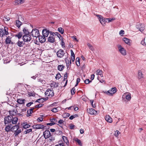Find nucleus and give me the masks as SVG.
<instances>
[{
	"mask_svg": "<svg viewBox=\"0 0 146 146\" xmlns=\"http://www.w3.org/2000/svg\"><path fill=\"white\" fill-rule=\"evenodd\" d=\"M8 29L6 27H5L4 29H0V36L2 37L5 35H8L9 33L8 31Z\"/></svg>",
	"mask_w": 146,
	"mask_h": 146,
	"instance_id": "f257e3e1",
	"label": "nucleus"
},
{
	"mask_svg": "<svg viewBox=\"0 0 146 146\" xmlns=\"http://www.w3.org/2000/svg\"><path fill=\"white\" fill-rule=\"evenodd\" d=\"M118 51L123 56H125L127 54V52L126 49L122 47L120 44L117 45Z\"/></svg>",
	"mask_w": 146,
	"mask_h": 146,
	"instance_id": "f03ea898",
	"label": "nucleus"
},
{
	"mask_svg": "<svg viewBox=\"0 0 146 146\" xmlns=\"http://www.w3.org/2000/svg\"><path fill=\"white\" fill-rule=\"evenodd\" d=\"M117 92V89L115 87L111 88L109 90L107 91H103L104 93L109 96H112Z\"/></svg>",
	"mask_w": 146,
	"mask_h": 146,
	"instance_id": "7ed1b4c3",
	"label": "nucleus"
},
{
	"mask_svg": "<svg viewBox=\"0 0 146 146\" xmlns=\"http://www.w3.org/2000/svg\"><path fill=\"white\" fill-rule=\"evenodd\" d=\"M31 35L33 37H38L39 35V33L38 30L36 29H33L31 32Z\"/></svg>",
	"mask_w": 146,
	"mask_h": 146,
	"instance_id": "20e7f679",
	"label": "nucleus"
},
{
	"mask_svg": "<svg viewBox=\"0 0 146 146\" xmlns=\"http://www.w3.org/2000/svg\"><path fill=\"white\" fill-rule=\"evenodd\" d=\"M45 94L47 96H48L50 97H52L54 96V94L53 90L49 89H48L45 92Z\"/></svg>",
	"mask_w": 146,
	"mask_h": 146,
	"instance_id": "39448f33",
	"label": "nucleus"
},
{
	"mask_svg": "<svg viewBox=\"0 0 146 146\" xmlns=\"http://www.w3.org/2000/svg\"><path fill=\"white\" fill-rule=\"evenodd\" d=\"M65 54L64 50L62 49L59 50L56 53L57 56L60 58H62Z\"/></svg>",
	"mask_w": 146,
	"mask_h": 146,
	"instance_id": "423d86ee",
	"label": "nucleus"
},
{
	"mask_svg": "<svg viewBox=\"0 0 146 146\" xmlns=\"http://www.w3.org/2000/svg\"><path fill=\"white\" fill-rule=\"evenodd\" d=\"M13 119V117L12 116H8L5 117L4 118V123L5 124L10 123L12 119Z\"/></svg>",
	"mask_w": 146,
	"mask_h": 146,
	"instance_id": "0eeeda50",
	"label": "nucleus"
},
{
	"mask_svg": "<svg viewBox=\"0 0 146 146\" xmlns=\"http://www.w3.org/2000/svg\"><path fill=\"white\" fill-rule=\"evenodd\" d=\"M23 39L25 42L30 41L31 39V37L30 34L24 35L23 36Z\"/></svg>",
	"mask_w": 146,
	"mask_h": 146,
	"instance_id": "6e6552de",
	"label": "nucleus"
},
{
	"mask_svg": "<svg viewBox=\"0 0 146 146\" xmlns=\"http://www.w3.org/2000/svg\"><path fill=\"white\" fill-rule=\"evenodd\" d=\"M136 27L139 31L142 32L145 29V25L144 24H140L137 25Z\"/></svg>",
	"mask_w": 146,
	"mask_h": 146,
	"instance_id": "1a4fd4ad",
	"label": "nucleus"
},
{
	"mask_svg": "<svg viewBox=\"0 0 146 146\" xmlns=\"http://www.w3.org/2000/svg\"><path fill=\"white\" fill-rule=\"evenodd\" d=\"M32 127L36 129H42L44 128V126L42 124H36L33 125Z\"/></svg>",
	"mask_w": 146,
	"mask_h": 146,
	"instance_id": "9d476101",
	"label": "nucleus"
},
{
	"mask_svg": "<svg viewBox=\"0 0 146 146\" xmlns=\"http://www.w3.org/2000/svg\"><path fill=\"white\" fill-rule=\"evenodd\" d=\"M87 111L91 115H96L97 113V111L93 108L87 109Z\"/></svg>",
	"mask_w": 146,
	"mask_h": 146,
	"instance_id": "9b49d317",
	"label": "nucleus"
},
{
	"mask_svg": "<svg viewBox=\"0 0 146 146\" xmlns=\"http://www.w3.org/2000/svg\"><path fill=\"white\" fill-rule=\"evenodd\" d=\"M43 135L45 139L49 137L51 135L50 131L48 130H46L43 133Z\"/></svg>",
	"mask_w": 146,
	"mask_h": 146,
	"instance_id": "f8f14e48",
	"label": "nucleus"
},
{
	"mask_svg": "<svg viewBox=\"0 0 146 146\" xmlns=\"http://www.w3.org/2000/svg\"><path fill=\"white\" fill-rule=\"evenodd\" d=\"M123 97H125L126 99L129 101L130 100L131 98V94L129 93H126L124 94Z\"/></svg>",
	"mask_w": 146,
	"mask_h": 146,
	"instance_id": "ddd939ff",
	"label": "nucleus"
},
{
	"mask_svg": "<svg viewBox=\"0 0 146 146\" xmlns=\"http://www.w3.org/2000/svg\"><path fill=\"white\" fill-rule=\"evenodd\" d=\"M51 32L47 29L43 30L42 33L43 35L45 37H47L50 33Z\"/></svg>",
	"mask_w": 146,
	"mask_h": 146,
	"instance_id": "4468645a",
	"label": "nucleus"
},
{
	"mask_svg": "<svg viewBox=\"0 0 146 146\" xmlns=\"http://www.w3.org/2000/svg\"><path fill=\"white\" fill-rule=\"evenodd\" d=\"M124 42L127 45L130 46L131 45V40L130 39L126 37L123 38V39Z\"/></svg>",
	"mask_w": 146,
	"mask_h": 146,
	"instance_id": "2eb2a0df",
	"label": "nucleus"
},
{
	"mask_svg": "<svg viewBox=\"0 0 146 146\" xmlns=\"http://www.w3.org/2000/svg\"><path fill=\"white\" fill-rule=\"evenodd\" d=\"M38 38L39 42L42 43L46 41V38L43 36H42L39 35V36H38Z\"/></svg>",
	"mask_w": 146,
	"mask_h": 146,
	"instance_id": "dca6fc26",
	"label": "nucleus"
},
{
	"mask_svg": "<svg viewBox=\"0 0 146 146\" xmlns=\"http://www.w3.org/2000/svg\"><path fill=\"white\" fill-rule=\"evenodd\" d=\"M53 35H50V36L48 38V42L51 43H53L55 41V38L53 37Z\"/></svg>",
	"mask_w": 146,
	"mask_h": 146,
	"instance_id": "f3484780",
	"label": "nucleus"
},
{
	"mask_svg": "<svg viewBox=\"0 0 146 146\" xmlns=\"http://www.w3.org/2000/svg\"><path fill=\"white\" fill-rule=\"evenodd\" d=\"M50 35L54 36V34L55 35H56L60 39V37H61V39H63L61 35L60 34L58 33V32H55V33H53L52 32H50Z\"/></svg>",
	"mask_w": 146,
	"mask_h": 146,
	"instance_id": "a211bd4d",
	"label": "nucleus"
},
{
	"mask_svg": "<svg viewBox=\"0 0 146 146\" xmlns=\"http://www.w3.org/2000/svg\"><path fill=\"white\" fill-rule=\"evenodd\" d=\"M25 0H16L15 1V4L16 5H20L23 3Z\"/></svg>",
	"mask_w": 146,
	"mask_h": 146,
	"instance_id": "6ab92c4d",
	"label": "nucleus"
},
{
	"mask_svg": "<svg viewBox=\"0 0 146 146\" xmlns=\"http://www.w3.org/2000/svg\"><path fill=\"white\" fill-rule=\"evenodd\" d=\"M96 16L98 17V19L99 20H100V23L103 25H105L106 24V23L105 22H104V23L102 22V21H103V18L102 17L99 15H96Z\"/></svg>",
	"mask_w": 146,
	"mask_h": 146,
	"instance_id": "aec40b11",
	"label": "nucleus"
},
{
	"mask_svg": "<svg viewBox=\"0 0 146 146\" xmlns=\"http://www.w3.org/2000/svg\"><path fill=\"white\" fill-rule=\"evenodd\" d=\"M5 42L6 44H7L13 43V42H11V38L9 36H8L6 38Z\"/></svg>",
	"mask_w": 146,
	"mask_h": 146,
	"instance_id": "412c9836",
	"label": "nucleus"
},
{
	"mask_svg": "<svg viewBox=\"0 0 146 146\" xmlns=\"http://www.w3.org/2000/svg\"><path fill=\"white\" fill-rule=\"evenodd\" d=\"M143 77V74L141 70H139L138 72V78L139 80H142Z\"/></svg>",
	"mask_w": 146,
	"mask_h": 146,
	"instance_id": "4be33fe9",
	"label": "nucleus"
},
{
	"mask_svg": "<svg viewBox=\"0 0 146 146\" xmlns=\"http://www.w3.org/2000/svg\"><path fill=\"white\" fill-rule=\"evenodd\" d=\"M58 83H56V82H53L50 84V86L52 88H55L58 87Z\"/></svg>",
	"mask_w": 146,
	"mask_h": 146,
	"instance_id": "5701e85b",
	"label": "nucleus"
},
{
	"mask_svg": "<svg viewBox=\"0 0 146 146\" xmlns=\"http://www.w3.org/2000/svg\"><path fill=\"white\" fill-rule=\"evenodd\" d=\"M18 119L17 117H13V119H12L11 122L13 124H16L17 122L18 121Z\"/></svg>",
	"mask_w": 146,
	"mask_h": 146,
	"instance_id": "b1692460",
	"label": "nucleus"
},
{
	"mask_svg": "<svg viewBox=\"0 0 146 146\" xmlns=\"http://www.w3.org/2000/svg\"><path fill=\"white\" fill-rule=\"evenodd\" d=\"M105 119L110 123H111L112 121V119L109 115H106L105 117Z\"/></svg>",
	"mask_w": 146,
	"mask_h": 146,
	"instance_id": "393cba45",
	"label": "nucleus"
},
{
	"mask_svg": "<svg viewBox=\"0 0 146 146\" xmlns=\"http://www.w3.org/2000/svg\"><path fill=\"white\" fill-rule=\"evenodd\" d=\"M19 128V126L18 125H16L11 127V130L15 131Z\"/></svg>",
	"mask_w": 146,
	"mask_h": 146,
	"instance_id": "a878e982",
	"label": "nucleus"
},
{
	"mask_svg": "<svg viewBox=\"0 0 146 146\" xmlns=\"http://www.w3.org/2000/svg\"><path fill=\"white\" fill-rule=\"evenodd\" d=\"M22 24V23L20 22L19 20H17L15 22V25L19 28L21 26Z\"/></svg>",
	"mask_w": 146,
	"mask_h": 146,
	"instance_id": "bb28decb",
	"label": "nucleus"
},
{
	"mask_svg": "<svg viewBox=\"0 0 146 146\" xmlns=\"http://www.w3.org/2000/svg\"><path fill=\"white\" fill-rule=\"evenodd\" d=\"M25 100L22 99H18L17 100V102L19 104H24V102Z\"/></svg>",
	"mask_w": 146,
	"mask_h": 146,
	"instance_id": "cd10ccee",
	"label": "nucleus"
},
{
	"mask_svg": "<svg viewBox=\"0 0 146 146\" xmlns=\"http://www.w3.org/2000/svg\"><path fill=\"white\" fill-rule=\"evenodd\" d=\"M12 127V125L11 124L8 125L5 128V130L7 132H8L11 130V127Z\"/></svg>",
	"mask_w": 146,
	"mask_h": 146,
	"instance_id": "c85d7f7f",
	"label": "nucleus"
},
{
	"mask_svg": "<svg viewBox=\"0 0 146 146\" xmlns=\"http://www.w3.org/2000/svg\"><path fill=\"white\" fill-rule=\"evenodd\" d=\"M60 110V108L58 107L54 108L51 110L53 112L55 113L57 112L59 110Z\"/></svg>",
	"mask_w": 146,
	"mask_h": 146,
	"instance_id": "c756f323",
	"label": "nucleus"
},
{
	"mask_svg": "<svg viewBox=\"0 0 146 146\" xmlns=\"http://www.w3.org/2000/svg\"><path fill=\"white\" fill-rule=\"evenodd\" d=\"M64 66L63 65H60L58 66V69L60 71H62L64 68Z\"/></svg>",
	"mask_w": 146,
	"mask_h": 146,
	"instance_id": "7c9ffc66",
	"label": "nucleus"
},
{
	"mask_svg": "<svg viewBox=\"0 0 146 146\" xmlns=\"http://www.w3.org/2000/svg\"><path fill=\"white\" fill-rule=\"evenodd\" d=\"M23 35V33L22 32H20L18 33L15 35V36L18 38L19 39L21 38Z\"/></svg>",
	"mask_w": 146,
	"mask_h": 146,
	"instance_id": "2f4dec72",
	"label": "nucleus"
},
{
	"mask_svg": "<svg viewBox=\"0 0 146 146\" xmlns=\"http://www.w3.org/2000/svg\"><path fill=\"white\" fill-rule=\"evenodd\" d=\"M62 138L64 142L67 145L68 143H69V141L68 140L67 137L63 136H62Z\"/></svg>",
	"mask_w": 146,
	"mask_h": 146,
	"instance_id": "473e14b6",
	"label": "nucleus"
},
{
	"mask_svg": "<svg viewBox=\"0 0 146 146\" xmlns=\"http://www.w3.org/2000/svg\"><path fill=\"white\" fill-rule=\"evenodd\" d=\"M24 44L23 41H20L19 40L18 42L17 43V44L19 47L23 46Z\"/></svg>",
	"mask_w": 146,
	"mask_h": 146,
	"instance_id": "72a5a7b5",
	"label": "nucleus"
},
{
	"mask_svg": "<svg viewBox=\"0 0 146 146\" xmlns=\"http://www.w3.org/2000/svg\"><path fill=\"white\" fill-rule=\"evenodd\" d=\"M23 31L24 35H27L30 34V33L28 31V30L27 29L25 28L23 29Z\"/></svg>",
	"mask_w": 146,
	"mask_h": 146,
	"instance_id": "f704fd0d",
	"label": "nucleus"
},
{
	"mask_svg": "<svg viewBox=\"0 0 146 146\" xmlns=\"http://www.w3.org/2000/svg\"><path fill=\"white\" fill-rule=\"evenodd\" d=\"M23 124V127L25 129L28 128L30 126V125H29L27 124L26 122L24 123Z\"/></svg>",
	"mask_w": 146,
	"mask_h": 146,
	"instance_id": "c9c22d12",
	"label": "nucleus"
},
{
	"mask_svg": "<svg viewBox=\"0 0 146 146\" xmlns=\"http://www.w3.org/2000/svg\"><path fill=\"white\" fill-rule=\"evenodd\" d=\"M75 141L78 143L79 145L81 146L82 145L81 141L80 139L76 138L75 139Z\"/></svg>",
	"mask_w": 146,
	"mask_h": 146,
	"instance_id": "e433bc0d",
	"label": "nucleus"
},
{
	"mask_svg": "<svg viewBox=\"0 0 146 146\" xmlns=\"http://www.w3.org/2000/svg\"><path fill=\"white\" fill-rule=\"evenodd\" d=\"M76 65L79 66L80 65V58L79 57H77L76 58Z\"/></svg>",
	"mask_w": 146,
	"mask_h": 146,
	"instance_id": "4c0bfd02",
	"label": "nucleus"
},
{
	"mask_svg": "<svg viewBox=\"0 0 146 146\" xmlns=\"http://www.w3.org/2000/svg\"><path fill=\"white\" fill-rule=\"evenodd\" d=\"M87 45L90 50L92 51H93L94 50V48L93 46L90 43H88Z\"/></svg>",
	"mask_w": 146,
	"mask_h": 146,
	"instance_id": "58836bf2",
	"label": "nucleus"
},
{
	"mask_svg": "<svg viewBox=\"0 0 146 146\" xmlns=\"http://www.w3.org/2000/svg\"><path fill=\"white\" fill-rule=\"evenodd\" d=\"M44 100L43 98L39 99L37 100L36 101V102H38L40 103H41L43 102H44Z\"/></svg>",
	"mask_w": 146,
	"mask_h": 146,
	"instance_id": "ea45409f",
	"label": "nucleus"
},
{
	"mask_svg": "<svg viewBox=\"0 0 146 146\" xmlns=\"http://www.w3.org/2000/svg\"><path fill=\"white\" fill-rule=\"evenodd\" d=\"M58 31L61 34H63L64 33V30L61 27L59 28L58 29Z\"/></svg>",
	"mask_w": 146,
	"mask_h": 146,
	"instance_id": "a19ab883",
	"label": "nucleus"
},
{
	"mask_svg": "<svg viewBox=\"0 0 146 146\" xmlns=\"http://www.w3.org/2000/svg\"><path fill=\"white\" fill-rule=\"evenodd\" d=\"M10 19V18L9 17H7V16H4L3 17V20L5 21H8Z\"/></svg>",
	"mask_w": 146,
	"mask_h": 146,
	"instance_id": "79ce46f5",
	"label": "nucleus"
},
{
	"mask_svg": "<svg viewBox=\"0 0 146 146\" xmlns=\"http://www.w3.org/2000/svg\"><path fill=\"white\" fill-rule=\"evenodd\" d=\"M15 136L17 135L20 133L21 132V129H19L16 131H15Z\"/></svg>",
	"mask_w": 146,
	"mask_h": 146,
	"instance_id": "37998d69",
	"label": "nucleus"
},
{
	"mask_svg": "<svg viewBox=\"0 0 146 146\" xmlns=\"http://www.w3.org/2000/svg\"><path fill=\"white\" fill-rule=\"evenodd\" d=\"M61 76L60 73H58L56 75L55 77V78L56 79H59L61 77Z\"/></svg>",
	"mask_w": 146,
	"mask_h": 146,
	"instance_id": "c03bdc74",
	"label": "nucleus"
},
{
	"mask_svg": "<svg viewBox=\"0 0 146 146\" xmlns=\"http://www.w3.org/2000/svg\"><path fill=\"white\" fill-rule=\"evenodd\" d=\"M17 110L16 109H13V111H9V113H11H11L13 112V113L12 114H14V113L15 114H16V113H17Z\"/></svg>",
	"mask_w": 146,
	"mask_h": 146,
	"instance_id": "a18cd8bd",
	"label": "nucleus"
},
{
	"mask_svg": "<svg viewBox=\"0 0 146 146\" xmlns=\"http://www.w3.org/2000/svg\"><path fill=\"white\" fill-rule=\"evenodd\" d=\"M38 81L41 82L42 84H44L46 83L45 81L42 79H38Z\"/></svg>",
	"mask_w": 146,
	"mask_h": 146,
	"instance_id": "49530a36",
	"label": "nucleus"
},
{
	"mask_svg": "<svg viewBox=\"0 0 146 146\" xmlns=\"http://www.w3.org/2000/svg\"><path fill=\"white\" fill-rule=\"evenodd\" d=\"M32 129H26V131H24V133H25V134H27L30 132H32Z\"/></svg>",
	"mask_w": 146,
	"mask_h": 146,
	"instance_id": "de8ad7c7",
	"label": "nucleus"
},
{
	"mask_svg": "<svg viewBox=\"0 0 146 146\" xmlns=\"http://www.w3.org/2000/svg\"><path fill=\"white\" fill-rule=\"evenodd\" d=\"M76 92L75 88L74 87H73L71 90V93L72 95L74 94Z\"/></svg>",
	"mask_w": 146,
	"mask_h": 146,
	"instance_id": "09e8293b",
	"label": "nucleus"
},
{
	"mask_svg": "<svg viewBox=\"0 0 146 146\" xmlns=\"http://www.w3.org/2000/svg\"><path fill=\"white\" fill-rule=\"evenodd\" d=\"M50 121L52 123H55L57 122V120L55 118H52L50 119Z\"/></svg>",
	"mask_w": 146,
	"mask_h": 146,
	"instance_id": "8fccbe9b",
	"label": "nucleus"
},
{
	"mask_svg": "<svg viewBox=\"0 0 146 146\" xmlns=\"http://www.w3.org/2000/svg\"><path fill=\"white\" fill-rule=\"evenodd\" d=\"M115 18H109L107 19V20H108V23L112 21H113L115 20Z\"/></svg>",
	"mask_w": 146,
	"mask_h": 146,
	"instance_id": "3c124183",
	"label": "nucleus"
},
{
	"mask_svg": "<svg viewBox=\"0 0 146 146\" xmlns=\"http://www.w3.org/2000/svg\"><path fill=\"white\" fill-rule=\"evenodd\" d=\"M43 105V104H39L38 105H36L35 106L34 108H40V107H42Z\"/></svg>",
	"mask_w": 146,
	"mask_h": 146,
	"instance_id": "603ef678",
	"label": "nucleus"
},
{
	"mask_svg": "<svg viewBox=\"0 0 146 146\" xmlns=\"http://www.w3.org/2000/svg\"><path fill=\"white\" fill-rule=\"evenodd\" d=\"M91 82V81H90L88 79H86L84 81V83L86 84H89V83Z\"/></svg>",
	"mask_w": 146,
	"mask_h": 146,
	"instance_id": "864d4df0",
	"label": "nucleus"
},
{
	"mask_svg": "<svg viewBox=\"0 0 146 146\" xmlns=\"http://www.w3.org/2000/svg\"><path fill=\"white\" fill-rule=\"evenodd\" d=\"M124 34V31L123 30H121L119 32V34L121 36H122Z\"/></svg>",
	"mask_w": 146,
	"mask_h": 146,
	"instance_id": "5fc2aeb1",
	"label": "nucleus"
},
{
	"mask_svg": "<svg viewBox=\"0 0 146 146\" xmlns=\"http://www.w3.org/2000/svg\"><path fill=\"white\" fill-rule=\"evenodd\" d=\"M102 71L100 70H98L96 71V73L100 75L102 73Z\"/></svg>",
	"mask_w": 146,
	"mask_h": 146,
	"instance_id": "6e6d98bb",
	"label": "nucleus"
},
{
	"mask_svg": "<svg viewBox=\"0 0 146 146\" xmlns=\"http://www.w3.org/2000/svg\"><path fill=\"white\" fill-rule=\"evenodd\" d=\"M119 132L118 130H116L115 131V136H116V137H118V136L119 134Z\"/></svg>",
	"mask_w": 146,
	"mask_h": 146,
	"instance_id": "4d7b16f0",
	"label": "nucleus"
},
{
	"mask_svg": "<svg viewBox=\"0 0 146 146\" xmlns=\"http://www.w3.org/2000/svg\"><path fill=\"white\" fill-rule=\"evenodd\" d=\"M61 44L63 48V47H65V43L63 41V39H62L61 43Z\"/></svg>",
	"mask_w": 146,
	"mask_h": 146,
	"instance_id": "13d9d810",
	"label": "nucleus"
},
{
	"mask_svg": "<svg viewBox=\"0 0 146 146\" xmlns=\"http://www.w3.org/2000/svg\"><path fill=\"white\" fill-rule=\"evenodd\" d=\"M43 119L42 117H39L37 119V120L38 121H42Z\"/></svg>",
	"mask_w": 146,
	"mask_h": 146,
	"instance_id": "bf43d9fd",
	"label": "nucleus"
},
{
	"mask_svg": "<svg viewBox=\"0 0 146 146\" xmlns=\"http://www.w3.org/2000/svg\"><path fill=\"white\" fill-rule=\"evenodd\" d=\"M55 146H64L63 143H59L58 144L56 145Z\"/></svg>",
	"mask_w": 146,
	"mask_h": 146,
	"instance_id": "052dcab7",
	"label": "nucleus"
},
{
	"mask_svg": "<svg viewBox=\"0 0 146 146\" xmlns=\"http://www.w3.org/2000/svg\"><path fill=\"white\" fill-rule=\"evenodd\" d=\"M33 104V102H30L27 104L26 105V106L27 107H29Z\"/></svg>",
	"mask_w": 146,
	"mask_h": 146,
	"instance_id": "680f3d73",
	"label": "nucleus"
},
{
	"mask_svg": "<svg viewBox=\"0 0 146 146\" xmlns=\"http://www.w3.org/2000/svg\"><path fill=\"white\" fill-rule=\"evenodd\" d=\"M67 73L66 72L64 74V79H67Z\"/></svg>",
	"mask_w": 146,
	"mask_h": 146,
	"instance_id": "e2e57ef3",
	"label": "nucleus"
},
{
	"mask_svg": "<svg viewBox=\"0 0 146 146\" xmlns=\"http://www.w3.org/2000/svg\"><path fill=\"white\" fill-rule=\"evenodd\" d=\"M71 59L72 62H74L75 60V56H71Z\"/></svg>",
	"mask_w": 146,
	"mask_h": 146,
	"instance_id": "0e129e2a",
	"label": "nucleus"
},
{
	"mask_svg": "<svg viewBox=\"0 0 146 146\" xmlns=\"http://www.w3.org/2000/svg\"><path fill=\"white\" fill-rule=\"evenodd\" d=\"M63 122V120L62 119H60L58 121V123H59L60 124H62V123Z\"/></svg>",
	"mask_w": 146,
	"mask_h": 146,
	"instance_id": "69168bd1",
	"label": "nucleus"
},
{
	"mask_svg": "<svg viewBox=\"0 0 146 146\" xmlns=\"http://www.w3.org/2000/svg\"><path fill=\"white\" fill-rule=\"evenodd\" d=\"M34 108H33L28 110L30 111V113L31 114L33 112V110Z\"/></svg>",
	"mask_w": 146,
	"mask_h": 146,
	"instance_id": "338daca9",
	"label": "nucleus"
},
{
	"mask_svg": "<svg viewBox=\"0 0 146 146\" xmlns=\"http://www.w3.org/2000/svg\"><path fill=\"white\" fill-rule=\"evenodd\" d=\"M34 108H33L28 110L30 111V113L31 114L33 112V110Z\"/></svg>",
	"mask_w": 146,
	"mask_h": 146,
	"instance_id": "774afa93",
	"label": "nucleus"
}]
</instances>
